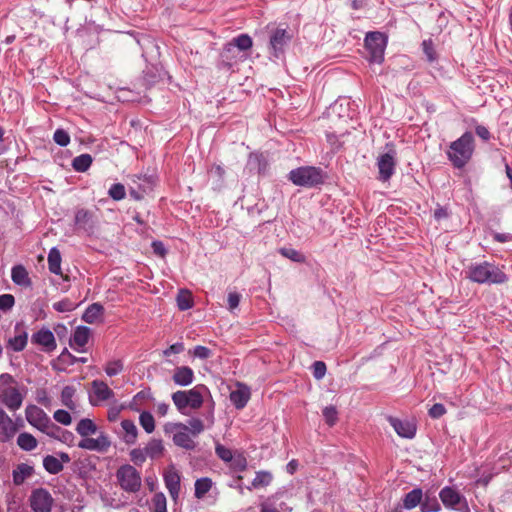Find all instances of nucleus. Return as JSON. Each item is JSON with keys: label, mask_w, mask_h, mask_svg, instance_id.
Here are the masks:
<instances>
[{"label": "nucleus", "mask_w": 512, "mask_h": 512, "mask_svg": "<svg viewBox=\"0 0 512 512\" xmlns=\"http://www.w3.org/2000/svg\"><path fill=\"white\" fill-rule=\"evenodd\" d=\"M439 497L445 507L456 509L458 505L463 503L467 512H469L465 498L456 489L446 486L440 490Z\"/></svg>", "instance_id": "nucleus-16"}, {"label": "nucleus", "mask_w": 512, "mask_h": 512, "mask_svg": "<svg viewBox=\"0 0 512 512\" xmlns=\"http://www.w3.org/2000/svg\"><path fill=\"white\" fill-rule=\"evenodd\" d=\"M423 51L427 56V59L432 62L435 60V52L433 48V43L431 40H424L422 43Z\"/></svg>", "instance_id": "nucleus-60"}, {"label": "nucleus", "mask_w": 512, "mask_h": 512, "mask_svg": "<svg viewBox=\"0 0 512 512\" xmlns=\"http://www.w3.org/2000/svg\"><path fill=\"white\" fill-rule=\"evenodd\" d=\"M252 38L247 34H241L234 38L230 45L236 46L241 51H246L252 47Z\"/></svg>", "instance_id": "nucleus-41"}, {"label": "nucleus", "mask_w": 512, "mask_h": 512, "mask_svg": "<svg viewBox=\"0 0 512 512\" xmlns=\"http://www.w3.org/2000/svg\"><path fill=\"white\" fill-rule=\"evenodd\" d=\"M11 279L18 286L24 288H30L32 286L29 273L23 265H16L12 268Z\"/></svg>", "instance_id": "nucleus-23"}, {"label": "nucleus", "mask_w": 512, "mask_h": 512, "mask_svg": "<svg viewBox=\"0 0 512 512\" xmlns=\"http://www.w3.org/2000/svg\"><path fill=\"white\" fill-rule=\"evenodd\" d=\"M27 394V388L20 384L12 375H0V403L9 411L19 410Z\"/></svg>", "instance_id": "nucleus-2"}, {"label": "nucleus", "mask_w": 512, "mask_h": 512, "mask_svg": "<svg viewBox=\"0 0 512 512\" xmlns=\"http://www.w3.org/2000/svg\"><path fill=\"white\" fill-rule=\"evenodd\" d=\"M54 419L62 425H70L72 418L69 412L63 409L56 410L53 415Z\"/></svg>", "instance_id": "nucleus-53"}, {"label": "nucleus", "mask_w": 512, "mask_h": 512, "mask_svg": "<svg viewBox=\"0 0 512 512\" xmlns=\"http://www.w3.org/2000/svg\"><path fill=\"white\" fill-rule=\"evenodd\" d=\"M60 458L48 455L43 459V466L50 474H57L63 470V463H68L70 457L67 453H61Z\"/></svg>", "instance_id": "nucleus-22"}, {"label": "nucleus", "mask_w": 512, "mask_h": 512, "mask_svg": "<svg viewBox=\"0 0 512 512\" xmlns=\"http://www.w3.org/2000/svg\"><path fill=\"white\" fill-rule=\"evenodd\" d=\"M108 195L115 201L124 199L126 196L124 185L121 183L113 184L108 190Z\"/></svg>", "instance_id": "nucleus-44"}, {"label": "nucleus", "mask_w": 512, "mask_h": 512, "mask_svg": "<svg viewBox=\"0 0 512 512\" xmlns=\"http://www.w3.org/2000/svg\"><path fill=\"white\" fill-rule=\"evenodd\" d=\"M195 378L194 371L188 366H178L174 369L172 380L174 384L182 387L189 386Z\"/></svg>", "instance_id": "nucleus-21"}, {"label": "nucleus", "mask_w": 512, "mask_h": 512, "mask_svg": "<svg viewBox=\"0 0 512 512\" xmlns=\"http://www.w3.org/2000/svg\"><path fill=\"white\" fill-rule=\"evenodd\" d=\"M164 483L173 500H177L180 493V475L172 467L164 472Z\"/></svg>", "instance_id": "nucleus-18"}, {"label": "nucleus", "mask_w": 512, "mask_h": 512, "mask_svg": "<svg viewBox=\"0 0 512 512\" xmlns=\"http://www.w3.org/2000/svg\"><path fill=\"white\" fill-rule=\"evenodd\" d=\"M251 396L249 387L242 383L237 384V389L230 393V401L236 409H243Z\"/></svg>", "instance_id": "nucleus-20"}, {"label": "nucleus", "mask_w": 512, "mask_h": 512, "mask_svg": "<svg viewBox=\"0 0 512 512\" xmlns=\"http://www.w3.org/2000/svg\"><path fill=\"white\" fill-rule=\"evenodd\" d=\"M141 183L138 184L137 188L143 193H147L152 189V181L149 178H138Z\"/></svg>", "instance_id": "nucleus-64"}, {"label": "nucleus", "mask_w": 512, "mask_h": 512, "mask_svg": "<svg viewBox=\"0 0 512 512\" xmlns=\"http://www.w3.org/2000/svg\"><path fill=\"white\" fill-rule=\"evenodd\" d=\"M110 446L111 441L105 433H100L97 438H83L78 443V447L81 449L97 452H106Z\"/></svg>", "instance_id": "nucleus-15"}, {"label": "nucleus", "mask_w": 512, "mask_h": 512, "mask_svg": "<svg viewBox=\"0 0 512 512\" xmlns=\"http://www.w3.org/2000/svg\"><path fill=\"white\" fill-rule=\"evenodd\" d=\"M106 374L110 377L116 376L123 370V363L121 360H112L109 361L105 368H104Z\"/></svg>", "instance_id": "nucleus-48"}, {"label": "nucleus", "mask_w": 512, "mask_h": 512, "mask_svg": "<svg viewBox=\"0 0 512 512\" xmlns=\"http://www.w3.org/2000/svg\"><path fill=\"white\" fill-rule=\"evenodd\" d=\"M92 213L86 209H78L75 212L74 223L80 229H88L91 227Z\"/></svg>", "instance_id": "nucleus-32"}, {"label": "nucleus", "mask_w": 512, "mask_h": 512, "mask_svg": "<svg viewBox=\"0 0 512 512\" xmlns=\"http://www.w3.org/2000/svg\"><path fill=\"white\" fill-rule=\"evenodd\" d=\"M76 389L73 386L67 385L61 391V403L70 410L76 409V403L73 400Z\"/></svg>", "instance_id": "nucleus-36"}, {"label": "nucleus", "mask_w": 512, "mask_h": 512, "mask_svg": "<svg viewBox=\"0 0 512 512\" xmlns=\"http://www.w3.org/2000/svg\"><path fill=\"white\" fill-rule=\"evenodd\" d=\"M91 385L92 393L89 395V401L92 406H98L114 396L113 390L101 380H94Z\"/></svg>", "instance_id": "nucleus-14"}, {"label": "nucleus", "mask_w": 512, "mask_h": 512, "mask_svg": "<svg viewBox=\"0 0 512 512\" xmlns=\"http://www.w3.org/2000/svg\"><path fill=\"white\" fill-rule=\"evenodd\" d=\"M272 479H273V477L270 472L259 471L256 473V476L252 481V486L254 488L268 486L271 483Z\"/></svg>", "instance_id": "nucleus-40"}, {"label": "nucleus", "mask_w": 512, "mask_h": 512, "mask_svg": "<svg viewBox=\"0 0 512 512\" xmlns=\"http://www.w3.org/2000/svg\"><path fill=\"white\" fill-rule=\"evenodd\" d=\"M420 509L421 512H439L441 510V506L436 498L426 497L425 499L422 498Z\"/></svg>", "instance_id": "nucleus-42"}, {"label": "nucleus", "mask_w": 512, "mask_h": 512, "mask_svg": "<svg viewBox=\"0 0 512 512\" xmlns=\"http://www.w3.org/2000/svg\"><path fill=\"white\" fill-rule=\"evenodd\" d=\"M90 337V329L86 326H79L76 328L71 339V346L79 352L88 343Z\"/></svg>", "instance_id": "nucleus-24"}, {"label": "nucleus", "mask_w": 512, "mask_h": 512, "mask_svg": "<svg viewBox=\"0 0 512 512\" xmlns=\"http://www.w3.org/2000/svg\"><path fill=\"white\" fill-rule=\"evenodd\" d=\"M210 396L209 389L199 384L189 390H178L171 395V399L177 410L188 415L189 410H198L202 407L205 397Z\"/></svg>", "instance_id": "nucleus-3"}, {"label": "nucleus", "mask_w": 512, "mask_h": 512, "mask_svg": "<svg viewBox=\"0 0 512 512\" xmlns=\"http://www.w3.org/2000/svg\"><path fill=\"white\" fill-rule=\"evenodd\" d=\"M397 153L394 148H389L387 152L380 154L377 158V167L379 170L378 179L382 182L390 180L395 172Z\"/></svg>", "instance_id": "nucleus-10"}, {"label": "nucleus", "mask_w": 512, "mask_h": 512, "mask_svg": "<svg viewBox=\"0 0 512 512\" xmlns=\"http://www.w3.org/2000/svg\"><path fill=\"white\" fill-rule=\"evenodd\" d=\"M313 375L316 379H322L326 373V365L322 361H316L313 363Z\"/></svg>", "instance_id": "nucleus-59"}, {"label": "nucleus", "mask_w": 512, "mask_h": 512, "mask_svg": "<svg viewBox=\"0 0 512 512\" xmlns=\"http://www.w3.org/2000/svg\"><path fill=\"white\" fill-rule=\"evenodd\" d=\"M61 254H60V251L56 248V247H53L50 249L49 253H48V268H49V271L53 274H56V275H61L62 271H61Z\"/></svg>", "instance_id": "nucleus-30"}, {"label": "nucleus", "mask_w": 512, "mask_h": 512, "mask_svg": "<svg viewBox=\"0 0 512 512\" xmlns=\"http://www.w3.org/2000/svg\"><path fill=\"white\" fill-rule=\"evenodd\" d=\"M240 299H241V295L237 292H230L228 294V298H227V301H228V309L230 311H233L234 309H236L240 303Z\"/></svg>", "instance_id": "nucleus-61"}, {"label": "nucleus", "mask_w": 512, "mask_h": 512, "mask_svg": "<svg viewBox=\"0 0 512 512\" xmlns=\"http://www.w3.org/2000/svg\"><path fill=\"white\" fill-rule=\"evenodd\" d=\"M423 491L420 488H415L408 492L403 498V508L412 510L422 503Z\"/></svg>", "instance_id": "nucleus-26"}, {"label": "nucleus", "mask_w": 512, "mask_h": 512, "mask_svg": "<svg viewBox=\"0 0 512 512\" xmlns=\"http://www.w3.org/2000/svg\"><path fill=\"white\" fill-rule=\"evenodd\" d=\"M189 354L193 355L196 358L204 360V359H208L212 356V351L205 346L198 345V346L194 347L193 350H190Z\"/></svg>", "instance_id": "nucleus-52"}, {"label": "nucleus", "mask_w": 512, "mask_h": 512, "mask_svg": "<svg viewBox=\"0 0 512 512\" xmlns=\"http://www.w3.org/2000/svg\"><path fill=\"white\" fill-rule=\"evenodd\" d=\"M289 180L297 186L313 187L323 182V174L316 167H300L290 171Z\"/></svg>", "instance_id": "nucleus-6"}, {"label": "nucleus", "mask_w": 512, "mask_h": 512, "mask_svg": "<svg viewBox=\"0 0 512 512\" xmlns=\"http://www.w3.org/2000/svg\"><path fill=\"white\" fill-rule=\"evenodd\" d=\"M22 420H13L2 408H0V442L5 443L14 438Z\"/></svg>", "instance_id": "nucleus-12"}, {"label": "nucleus", "mask_w": 512, "mask_h": 512, "mask_svg": "<svg viewBox=\"0 0 512 512\" xmlns=\"http://www.w3.org/2000/svg\"><path fill=\"white\" fill-rule=\"evenodd\" d=\"M475 150V140L471 132H465L461 137L451 142L447 157L455 168H463L472 158Z\"/></svg>", "instance_id": "nucleus-4"}, {"label": "nucleus", "mask_w": 512, "mask_h": 512, "mask_svg": "<svg viewBox=\"0 0 512 512\" xmlns=\"http://www.w3.org/2000/svg\"><path fill=\"white\" fill-rule=\"evenodd\" d=\"M15 303L14 296L11 294H2L0 295V309L7 311L10 310Z\"/></svg>", "instance_id": "nucleus-55"}, {"label": "nucleus", "mask_w": 512, "mask_h": 512, "mask_svg": "<svg viewBox=\"0 0 512 512\" xmlns=\"http://www.w3.org/2000/svg\"><path fill=\"white\" fill-rule=\"evenodd\" d=\"M465 277L477 284H504L508 276L493 262H473L465 269Z\"/></svg>", "instance_id": "nucleus-1"}, {"label": "nucleus", "mask_w": 512, "mask_h": 512, "mask_svg": "<svg viewBox=\"0 0 512 512\" xmlns=\"http://www.w3.org/2000/svg\"><path fill=\"white\" fill-rule=\"evenodd\" d=\"M53 308L58 312H69L74 309V304L68 299H64L53 304Z\"/></svg>", "instance_id": "nucleus-56"}, {"label": "nucleus", "mask_w": 512, "mask_h": 512, "mask_svg": "<svg viewBox=\"0 0 512 512\" xmlns=\"http://www.w3.org/2000/svg\"><path fill=\"white\" fill-rule=\"evenodd\" d=\"M261 512H280L273 498H270L261 504Z\"/></svg>", "instance_id": "nucleus-63"}, {"label": "nucleus", "mask_w": 512, "mask_h": 512, "mask_svg": "<svg viewBox=\"0 0 512 512\" xmlns=\"http://www.w3.org/2000/svg\"><path fill=\"white\" fill-rule=\"evenodd\" d=\"M76 432L81 437L86 438L97 432V425L93 422V420L84 418L78 422L76 426Z\"/></svg>", "instance_id": "nucleus-31"}, {"label": "nucleus", "mask_w": 512, "mask_h": 512, "mask_svg": "<svg viewBox=\"0 0 512 512\" xmlns=\"http://www.w3.org/2000/svg\"><path fill=\"white\" fill-rule=\"evenodd\" d=\"M34 472V469L32 466L21 463L16 466V468L13 470V482L15 485H21L24 483L26 479L32 476Z\"/></svg>", "instance_id": "nucleus-25"}, {"label": "nucleus", "mask_w": 512, "mask_h": 512, "mask_svg": "<svg viewBox=\"0 0 512 512\" xmlns=\"http://www.w3.org/2000/svg\"><path fill=\"white\" fill-rule=\"evenodd\" d=\"M130 460L138 466H141L147 459V455L145 454V449L143 448H134L130 451Z\"/></svg>", "instance_id": "nucleus-45"}, {"label": "nucleus", "mask_w": 512, "mask_h": 512, "mask_svg": "<svg viewBox=\"0 0 512 512\" xmlns=\"http://www.w3.org/2000/svg\"><path fill=\"white\" fill-rule=\"evenodd\" d=\"M166 433L173 434V442L176 446L186 450H193L196 446L192 439L188 426L183 423H167L164 427Z\"/></svg>", "instance_id": "nucleus-8"}, {"label": "nucleus", "mask_w": 512, "mask_h": 512, "mask_svg": "<svg viewBox=\"0 0 512 512\" xmlns=\"http://www.w3.org/2000/svg\"><path fill=\"white\" fill-rule=\"evenodd\" d=\"M145 454L149 459H158L164 453V445L160 439H151L145 446Z\"/></svg>", "instance_id": "nucleus-28"}, {"label": "nucleus", "mask_w": 512, "mask_h": 512, "mask_svg": "<svg viewBox=\"0 0 512 512\" xmlns=\"http://www.w3.org/2000/svg\"><path fill=\"white\" fill-rule=\"evenodd\" d=\"M215 452L216 455L225 462H230L233 458L232 451L220 443L216 444Z\"/></svg>", "instance_id": "nucleus-51"}, {"label": "nucleus", "mask_w": 512, "mask_h": 512, "mask_svg": "<svg viewBox=\"0 0 512 512\" xmlns=\"http://www.w3.org/2000/svg\"><path fill=\"white\" fill-rule=\"evenodd\" d=\"M32 342L42 346L45 351L50 352L56 348L54 334L49 329H40L32 336Z\"/></svg>", "instance_id": "nucleus-19"}, {"label": "nucleus", "mask_w": 512, "mask_h": 512, "mask_svg": "<svg viewBox=\"0 0 512 512\" xmlns=\"http://www.w3.org/2000/svg\"><path fill=\"white\" fill-rule=\"evenodd\" d=\"M116 479L120 488L127 493H137L142 486L140 472L130 464L120 466L116 471Z\"/></svg>", "instance_id": "nucleus-5"}, {"label": "nucleus", "mask_w": 512, "mask_h": 512, "mask_svg": "<svg viewBox=\"0 0 512 512\" xmlns=\"http://www.w3.org/2000/svg\"><path fill=\"white\" fill-rule=\"evenodd\" d=\"M29 502L32 512H51L54 499L48 490L37 488L32 491Z\"/></svg>", "instance_id": "nucleus-11"}, {"label": "nucleus", "mask_w": 512, "mask_h": 512, "mask_svg": "<svg viewBox=\"0 0 512 512\" xmlns=\"http://www.w3.org/2000/svg\"><path fill=\"white\" fill-rule=\"evenodd\" d=\"M188 431L193 436H198L205 430V425L203 421L199 418H190L188 420Z\"/></svg>", "instance_id": "nucleus-43"}, {"label": "nucleus", "mask_w": 512, "mask_h": 512, "mask_svg": "<svg viewBox=\"0 0 512 512\" xmlns=\"http://www.w3.org/2000/svg\"><path fill=\"white\" fill-rule=\"evenodd\" d=\"M292 34L284 28H275L271 31L269 36V52L275 57L279 58L284 54L285 48L290 43Z\"/></svg>", "instance_id": "nucleus-9"}, {"label": "nucleus", "mask_w": 512, "mask_h": 512, "mask_svg": "<svg viewBox=\"0 0 512 512\" xmlns=\"http://www.w3.org/2000/svg\"><path fill=\"white\" fill-rule=\"evenodd\" d=\"M36 401L44 406H48L50 404V398L45 389H37Z\"/></svg>", "instance_id": "nucleus-62"}, {"label": "nucleus", "mask_w": 512, "mask_h": 512, "mask_svg": "<svg viewBox=\"0 0 512 512\" xmlns=\"http://www.w3.org/2000/svg\"><path fill=\"white\" fill-rule=\"evenodd\" d=\"M337 410L334 406L330 405L323 409V416L329 426H333L337 421Z\"/></svg>", "instance_id": "nucleus-50"}, {"label": "nucleus", "mask_w": 512, "mask_h": 512, "mask_svg": "<svg viewBox=\"0 0 512 512\" xmlns=\"http://www.w3.org/2000/svg\"><path fill=\"white\" fill-rule=\"evenodd\" d=\"M48 425H49V427L47 426V428H42L40 431L47 434L50 437L58 439L60 437V433H62L61 428L59 426H57L56 424H54L51 421V419L49 420Z\"/></svg>", "instance_id": "nucleus-54"}, {"label": "nucleus", "mask_w": 512, "mask_h": 512, "mask_svg": "<svg viewBox=\"0 0 512 512\" xmlns=\"http://www.w3.org/2000/svg\"><path fill=\"white\" fill-rule=\"evenodd\" d=\"M25 417L27 422L37 428L38 430H41L42 428L49 427L48 423L50 420V417L46 414V412L41 409L40 407L36 405H28L25 409Z\"/></svg>", "instance_id": "nucleus-13"}, {"label": "nucleus", "mask_w": 512, "mask_h": 512, "mask_svg": "<svg viewBox=\"0 0 512 512\" xmlns=\"http://www.w3.org/2000/svg\"><path fill=\"white\" fill-rule=\"evenodd\" d=\"M390 425L393 427L398 436L406 439L414 438L416 434V424L409 420H401L393 416L387 418Z\"/></svg>", "instance_id": "nucleus-17"}, {"label": "nucleus", "mask_w": 512, "mask_h": 512, "mask_svg": "<svg viewBox=\"0 0 512 512\" xmlns=\"http://www.w3.org/2000/svg\"><path fill=\"white\" fill-rule=\"evenodd\" d=\"M103 312L104 308L101 304L93 303L87 307L82 316V319L88 324H94L102 317Z\"/></svg>", "instance_id": "nucleus-27"}, {"label": "nucleus", "mask_w": 512, "mask_h": 512, "mask_svg": "<svg viewBox=\"0 0 512 512\" xmlns=\"http://www.w3.org/2000/svg\"><path fill=\"white\" fill-rule=\"evenodd\" d=\"M150 510L151 512H167V500L162 492L154 494Z\"/></svg>", "instance_id": "nucleus-37"}, {"label": "nucleus", "mask_w": 512, "mask_h": 512, "mask_svg": "<svg viewBox=\"0 0 512 512\" xmlns=\"http://www.w3.org/2000/svg\"><path fill=\"white\" fill-rule=\"evenodd\" d=\"M213 482L208 477L199 478L195 481L194 495L197 499H202L209 492Z\"/></svg>", "instance_id": "nucleus-34"}, {"label": "nucleus", "mask_w": 512, "mask_h": 512, "mask_svg": "<svg viewBox=\"0 0 512 512\" xmlns=\"http://www.w3.org/2000/svg\"><path fill=\"white\" fill-rule=\"evenodd\" d=\"M177 304L180 310L185 311L192 307L191 294L187 291H182L177 296Z\"/></svg>", "instance_id": "nucleus-46"}, {"label": "nucleus", "mask_w": 512, "mask_h": 512, "mask_svg": "<svg viewBox=\"0 0 512 512\" xmlns=\"http://www.w3.org/2000/svg\"><path fill=\"white\" fill-rule=\"evenodd\" d=\"M121 427L125 434L123 440L126 444L132 445L136 442L138 429L132 420L125 419L121 422Z\"/></svg>", "instance_id": "nucleus-29"}, {"label": "nucleus", "mask_w": 512, "mask_h": 512, "mask_svg": "<svg viewBox=\"0 0 512 512\" xmlns=\"http://www.w3.org/2000/svg\"><path fill=\"white\" fill-rule=\"evenodd\" d=\"M53 140L58 145H60L62 147H65V146H67L70 143V136H69V134L65 130L57 129L54 132Z\"/></svg>", "instance_id": "nucleus-49"}, {"label": "nucleus", "mask_w": 512, "mask_h": 512, "mask_svg": "<svg viewBox=\"0 0 512 512\" xmlns=\"http://www.w3.org/2000/svg\"><path fill=\"white\" fill-rule=\"evenodd\" d=\"M185 350L183 342H177L169 346L167 349L163 351V355L165 357H169L172 354H180Z\"/></svg>", "instance_id": "nucleus-57"}, {"label": "nucleus", "mask_w": 512, "mask_h": 512, "mask_svg": "<svg viewBox=\"0 0 512 512\" xmlns=\"http://www.w3.org/2000/svg\"><path fill=\"white\" fill-rule=\"evenodd\" d=\"M27 344V333L21 332L8 341V346L16 352L22 351Z\"/></svg>", "instance_id": "nucleus-38"}, {"label": "nucleus", "mask_w": 512, "mask_h": 512, "mask_svg": "<svg viewBox=\"0 0 512 512\" xmlns=\"http://www.w3.org/2000/svg\"><path fill=\"white\" fill-rule=\"evenodd\" d=\"M445 413L446 408L441 403H436L429 409V416L433 419H438L442 417Z\"/></svg>", "instance_id": "nucleus-58"}, {"label": "nucleus", "mask_w": 512, "mask_h": 512, "mask_svg": "<svg viewBox=\"0 0 512 512\" xmlns=\"http://www.w3.org/2000/svg\"><path fill=\"white\" fill-rule=\"evenodd\" d=\"M92 161L90 154H81L73 159L72 167L77 172H85L90 168Z\"/></svg>", "instance_id": "nucleus-35"}, {"label": "nucleus", "mask_w": 512, "mask_h": 512, "mask_svg": "<svg viewBox=\"0 0 512 512\" xmlns=\"http://www.w3.org/2000/svg\"><path fill=\"white\" fill-rule=\"evenodd\" d=\"M17 444L21 449L31 451L37 447L38 442L32 434L23 432L19 434Z\"/></svg>", "instance_id": "nucleus-33"}, {"label": "nucleus", "mask_w": 512, "mask_h": 512, "mask_svg": "<svg viewBox=\"0 0 512 512\" xmlns=\"http://www.w3.org/2000/svg\"><path fill=\"white\" fill-rule=\"evenodd\" d=\"M387 45L386 36L378 31L369 32L365 37V47L369 52V60L374 63H382Z\"/></svg>", "instance_id": "nucleus-7"}, {"label": "nucleus", "mask_w": 512, "mask_h": 512, "mask_svg": "<svg viewBox=\"0 0 512 512\" xmlns=\"http://www.w3.org/2000/svg\"><path fill=\"white\" fill-rule=\"evenodd\" d=\"M280 254L294 262H304L305 257L303 254H301L299 251L293 249V248H281Z\"/></svg>", "instance_id": "nucleus-47"}, {"label": "nucleus", "mask_w": 512, "mask_h": 512, "mask_svg": "<svg viewBox=\"0 0 512 512\" xmlns=\"http://www.w3.org/2000/svg\"><path fill=\"white\" fill-rule=\"evenodd\" d=\"M139 422L146 433L150 434L155 430V420L150 412H142L139 416Z\"/></svg>", "instance_id": "nucleus-39"}]
</instances>
